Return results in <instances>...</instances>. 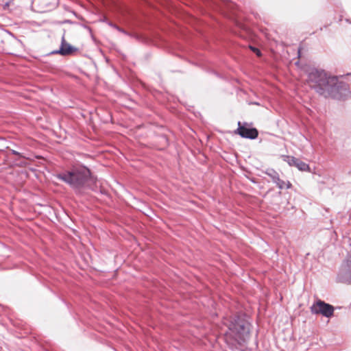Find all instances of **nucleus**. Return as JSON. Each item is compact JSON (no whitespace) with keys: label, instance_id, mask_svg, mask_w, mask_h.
I'll return each mask as SVG.
<instances>
[{"label":"nucleus","instance_id":"12","mask_svg":"<svg viewBox=\"0 0 351 351\" xmlns=\"http://www.w3.org/2000/svg\"><path fill=\"white\" fill-rule=\"evenodd\" d=\"M13 153H14V154H16H16H18V152H15V151H14V152H13Z\"/></svg>","mask_w":351,"mask_h":351},{"label":"nucleus","instance_id":"7","mask_svg":"<svg viewBox=\"0 0 351 351\" xmlns=\"http://www.w3.org/2000/svg\"><path fill=\"white\" fill-rule=\"evenodd\" d=\"M237 132L241 137L250 139H255L258 135V132L256 128H249L245 125H241L240 121L238 123Z\"/></svg>","mask_w":351,"mask_h":351},{"label":"nucleus","instance_id":"10","mask_svg":"<svg viewBox=\"0 0 351 351\" xmlns=\"http://www.w3.org/2000/svg\"><path fill=\"white\" fill-rule=\"evenodd\" d=\"M250 49L256 53L258 56H260L261 55V51L259 49H258L256 47H250Z\"/></svg>","mask_w":351,"mask_h":351},{"label":"nucleus","instance_id":"6","mask_svg":"<svg viewBox=\"0 0 351 351\" xmlns=\"http://www.w3.org/2000/svg\"><path fill=\"white\" fill-rule=\"evenodd\" d=\"M265 174H267L272 180L274 183H275L277 186L280 189H283L285 187L287 189H289L291 186V184L289 182L286 183L285 181L282 180L280 178L279 174L273 169H268L265 171Z\"/></svg>","mask_w":351,"mask_h":351},{"label":"nucleus","instance_id":"5","mask_svg":"<svg viewBox=\"0 0 351 351\" xmlns=\"http://www.w3.org/2000/svg\"><path fill=\"white\" fill-rule=\"evenodd\" d=\"M310 308L313 314H320L326 317H331L335 311L333 306L321 300L314 302Z\"/></svg>","mask_w":351,"mask_h":351},{"label":"nucleus","instance_id":"1","mask_svg":"<svg viewBox=\"0 0 351 351\" xmlns=\"http://www.w3.org/2000/svg\"><path fill=\"white\" fill-rule=\"evenodd\" d=\"M306 74L308 86L325 98L343 99L350 95L348 85L339 81L337 76L332 75L324 70L309 68Z\"/></svg>","mask_w":351,"mask_h":351},{"label":"nucleus","instance_id":"8","mask_svg":"<svg viewBox=\"0 0 351 351\" xmlns=\"http://www.w3.org/2000/svg\"><path fill=\"white\" fill-rule=\"evenodd\" d=\"M284 160L287 162L290 166L297 167L300 171H308L310 169L309 165L301 160L291 156H283Z\"/></svg>","mask_w":351,"mask_h":351},{"label":"nucleus","instance_id":"2","mask_svg":"<svg viewBox=\"0 0 351 351\" xmlns=\"http://www.w3.org/2000/svg\"><path fill=\"white\" fill-rule=\"evenodd\" d=\"M56 178L68 184L77 193H82L85 189L93 190L97 185V179L85 166L74 167L70 171L57 174Z\"/></svg>","mask_w":351,"mask_h":351},{"label":"nucleus","instance_id":"11","mask_svg":"<svg viewBox=\"0 0 351 351\" xmlns=\"http://www.w3.org/2000/svg\"><path fill=\"white\" fill-rule=\"evenodd\" d=\"M114 27L117 29H118L119 31H120V32H124V33H125V32H124L123 30H122L121 29H120L119 27H117V26H116V25H114Z\"/></svg>","mask_w":351,"mask_h":351},{"label":"nucleus","instance_id":"9","mask_svg":"<svg viewBox=\"0 0 351 351\" xmlns=\"http://www.w3.org/2000/svg\"><path fill=\"white\" fill-rule=\"evenodd\" d=\"M75 50H76L75 48L72 47L69 43H66L64 40V38H62L60 49L58 51H56L54 53H60L62 56H66V55L71 54L72 52L75 51Z\"/></svg>","mask_w":351,"mask_h":351},{"label":"nucleus","instance_id":"3","mask_svg":"<svg viewBox=\"0 0 351 351\" xmlns=\"http://www.w3.org/2000/svg\"><path fill=\"white\" fill-rule=\"evenodd\" d=\"M250 332L249 323L239 317H234L228 326V331L226 334V341L234 339L241 344Z\"/></svg>","mask_w":351,"mask_h":351},{"label":"nucleus","instance_id":"4","mask_svg":"<svg viewBox=\"0 0 351 351\" xmlns=\"http://www.w3.org/2000/svg\"><path fill=\"white\" fill-rule=\"evenodd\" d=\"M337 280L342 283L351 284V249L339 267Z\"/></svg>","mask_w":351,"mask_h":351}]
</instances>
